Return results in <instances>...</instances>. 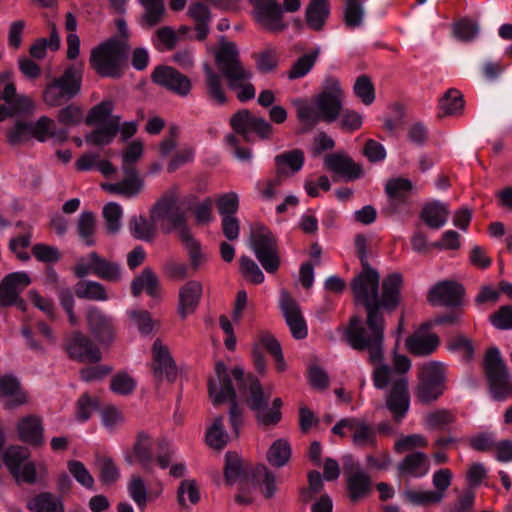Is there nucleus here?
<instances>
[{"mask_svg":"<svg viewBox=\"0 0 512 512\" xmlns=\"http://www.w3.org/2000/svg\"><path fill=\"white\" fill-rule=\"evenodd\" d=\"M77 231L81 240L87 245L95 243L94 234L96 231L95 216L91 212L84 211L80 214L77 222Z\"/></svg>","mask_w":512,"mask_h":512,"instance_id":"nucleus-54","label":"nucleus"},{"mask_svg":"<svg viewBox=\"0 0 512 512\" xmlns=\"http://www.w3.org/2000/svg\"><path fill=\"white\" fill-rule=\"evenodd\" d=\"M131 499L139 509H144L147 503V486L145 481L138 475H133L127 485Z\"/></svg>","mask_w":512,"mask_h":512,"instance_id":"nucleus-60","label":"nucleus"},{"mask_svg":"<svg viewBox=\"0 0 512 512\" xmlns=\"http://www.w3.org/2000/svg\"><path fill=\"white\" fill-rule=\"evenodd\" d=\"M447 348L450 352L466 361L473 358L475 350L473 342L464 335L451 337L447 344Z\"/></svg>","mask_w":512,"mask_h":512,"instance_id":"nucleus-57","label":"nucleus"},{"mask_svg":"<svg viewBox=\"0 0 512 512\" xmlns=\"http://www.w3.org/2000/svg\"><path fill=\"white\" fill-rule=\"evenodd\" d=\"M485 368L494 399L501 400L511 395L510 374L497 348L493 347L488 350L485 358Z\"/></svg>","mask_w":512,"mask_h":512,"instance_id":"nucleus-12","label":"nucleus"},{"mask_svg":"<svg viewBox=\"0 0 512 512\" xmlns=\"http://www.w3.org/2000/svg\"><path fill=\"white\" fill-rule=\"evenodd\" d=\"M332 432L340 436L351 433L356 444L365 443L373 435V431L370 426L360 418H342L333 426Z\"/></svg>","mask_w":512,"mask_h":512,"instance_id":"nucleus-32","label":"nucleus"},{"mask_svg":"<svg viewBox=\"0 0 512 512\" xmlns=\"http://www.w3.org/2000/svg\"><path fill=\"white\" fill-rule=\"evenodd\" d=\"M277 175L288 176L299 171L304 163V155L300 150L285 152L275 157Z\"/></svg>","mask_w":512,"mask_h":512,"instance_id":"nucleus-41","label":"nucleus"},{"mask_svg":"<svg viewBox=\"0 0 512 512\" xmlns=\"http://www.w3.org/2000/svg\"><path fill=\"white\" fill-rule=\"evenodd\" d=\"M71 358L81 362H98L102 358L100 349L85 335L73 333L66 344Z\"/></svg>","mask_w":512,"mask_h":512,"instance_id":"nucleus-28","label":"nucleus"},{"mask_svg":"<svg viewBox=\"0 0 512 512\" xmlns=\"http://www.w3.org/2000/svg\"><path fill=\"white\" fill-rule=\"evenodd\" d=\"M230 124L235 132L242 134L247 140L252 133L260 139H269L274 133L270 122L245 109L235 113L230 120Z\"/></svg>","mask_w":512,"mask_h":512,"instance_id":"nucleus-18","label":"nucleus"},{"mask_svg":"<svg viewBox=\"0 0 512 512\" xmlns=\"http://www.w3.org/2000/svg\"><path fill=\"white\" fill-rule=\"evenodd\" d=\"M34 100L26 95H16V88L6 72L0 77V121L11 117L15 112L30 113L35 110Z\"/></svg>","mask_w":512,"mask_h":512,"instance_id":"nucleus-11","label":"nucleus"},{"mask_svg":"<svg viewBox=\"0 0 512 512\" xmlns=\"http://www.w3.org/2000/svg\"><path fill=\"white\" fill-rule=\"evenodd\" d=\"M76 295L79 298H86L95 301H106L109 299L104 286L95 281H84L77 285Z\"/></svg>","mask_w":512,"mask_h":512,"instance_id":"nucleus-56","label":"nucleus"},{"mask_svg":"<svg viewBox=\"0 0 512 512\" xmlns=\"http://www.w3.org/2000/svg\"><path fill=\"white\" fill-rule=\"evenodd\" d=\"M215 57L231 89H238L239 85L250 81L252 72L239 61V52L233 42H222Z\"/></svg>","mask_w":512,"mask_h":512,"instance_id":"nucleus-9","label":"nucleus"},{"mask_svg":"<svg viewBox=\"0 0 512 512\" xmlns=\"http://www.w3.org/2000/svg\"><path fill=\"white\" fill-rule=\"evenodd\" d=\"M200 500L198 483L194 479L183 480L178 487V501L182 506L196 504Z\"/></svg>","mask_w":512,"mask_h":512,"instance_id":"nucleus-59","label":"nucleus"},{"mask_svg":"<svg viewBox=\"0 0 512 512\" xmlns=\"http://www.w3.org/2000/svg\"><path fill=\"white\" fill-rule=\"evenodd\" d=\"M152 79L156 84L180 96L188 95L191 90L189 78L169 66L155 68Z\"/></svg>","mask_w":512,"mask_h":512,"instance_id":"nucleus-27","label":"nucleus"},{"mask_svg":"<svg viewBox=\"0 0 512 512\" xmlns=\"http://www.w3.org/2000/svg\"><path fill=\"white\" fill-rule=\"evenodd\" d=\"M243 426V418H214L205 433L206 444L217 451L222 450L230 441L228 428L238 436Z\"/></svg>","mask_w":512,"mask_h":512,"instance_id":"nucleus-19","label":"nucleus"},{"mask_svg":"<svg viewBox=\"0 0 512 512\" xmlns=\"http://www.w3.org/2000/svg\"><path fill=\"white\" fill-rule=\"evenodd\" d=\"M329 15L327 0H311L306 9V22L313 30L322 29Z\"/></svg>","mask_w":512,"mask_h":512,"instance_id":"nucleus-46","label":"nucleus"},{"mask_svg":"<svg viewBox=\"0 0 512 512\" xmlns=\"http://www.w3.org/2000/svg\"><path fill=\"white\" fill-rule=\"evenodd\" d=\"M204 72L208 97L216 104L223 105L227 98L220 76L208 64H204Z\"/></svg>","mask_w":512,"mask_h":512,"instance_id":"nucleus-48","label":"nucleus"},{"mask_svg":"<svg viewBox=\"0 0 512 512\" xmlns=\"http://www.w3.org/2000/svg\"><path fill=\"white\" fill-rule=\"evenodd\" d=\"M188 15L196 22L197 38L203 40L209 33L210 11L200 2L192 3L188 8Z\"/></svg>","mask_w":512,"mask_h":512,"instance_id":"nucleus-47","label":"nucleus"},{"mask_svg":"<svg viewBox=\"0 0 512 512\" xmlns=\"http://www.w3.org/2000/svg\"><path fill=\"white\" fill-rule=\"evenodd\" d=\"M127 46L123 40L110 39L91 51L93 69L104 77H118L125 64Z\"/></svg>","mask_w":512,"mask_h":512,"instance_id":"nucleus-4","label":"nucleus"},{"mask_svg":"<svg viewBox=\"0 0 512 512\" xmlns=\"http://www.w3.org/2000/svg\"><path fill=\"white\" fill-rule=\"evenodd\" d=\"M125 178L115 183H103L101 187L110 194L126 198L136 197L144 188V181L135 169L123 170Z\"/></svg>","mask_w":512,"mask_h":512,"instance_id":"nucleus-30","label":"nucleus"},{"mask_svg":"<svg viewBox=\"0 0 512 512\" xmlns=\"http://www.w3.org/2000/svg\"><path fill=\"white\" fill-rule=\"evenodd\" d=\"M87 325L91 334L100 344H110L115 338L113 318L102 310L91 307L87 311Z\"/></svg>","mask_w":512,"mask_h":512,"instance_id":"nucleus-26","label":"nucleus"},{"mask_svg":"<svg viewBox=\"0 0 512 512\" xmlns=\"http://www.w3.org/2000/svg\"><path fill=\"white\" fill-rule=\"evenodd\" d=\"M463 106V97L457 90H449L440 100V110L444 115L457 114Z\"/></svg>","mask_w":512,"mask_h":512,"instance_id":"nucleus-63","label":"nucleus"},{"mask_svg":"<svg viewBox=\"0 0 512 512\" xmlns=\"http://www.w3.org/2000/svg\"><path fill=\"white\" fill-rule=\"evenodd\" d=\"M385 189L391 204L396 208L411 193L412 183L407 179L395 178L387 182Z\"/></svg>","mask_w":512,"mask_h":512,"instance_id":"nucleus-49","label":"nucleus"},{"mask_svg":"<svg viewBox=\"0 0 512 512\" xmlns=\"http://www.w3.org/2000/svg\"><path fill=\"white\" fill-rule=\"evenodd\" d=\"M448 205L440 201L426 203L420 213L421 220L431 229H440L449 218Z\"/></svg>","mask_w":512,"mask_h":512,"instance_id":"nucleus-34","label":"nucleus"},{"mask_svg":"<svg viewBox=\"0 0 512 512\" xmlns=\"http://www.w3.org/2000/svg\"><path fill=\"white\" fill-rule=\"evenodd\" d=\"M279 305L293 337L296 339L305 338L308 334V329L299 304L287 291H282Z\"/></svg>","mask_w":512,"mask_h":512,"instance_id":"nucleus-23","label":"nucleus"},{"mask_svg":"<svg viewBox=\"0 0 512 512\" xmlns=\"http://www.w3.org/2000/svg\"><path fill=\"white\" fill-rule=\"evenodd\" d=\"M464 288L454 281H442L429 291L427 299L433 306H453L462 304Z\"/></svg>","mask_w":512,"mask_h":512,"instance_id":"nucleus-25","label":"nucleus"},{"mask_svg":"<svg viewBox=\"0 0 512 512\" xmlns=\"http://www.w3.org/2000/svg\"><path fill=\"white\" fill-rule=\"evenodd\" d=\"M113 103L103 101L94 106L88 113L86 122L97 128L86 136L91 145H107L115 138L119 128V116L112 115Z\"/></svg>","mask_w":512,"mask_h":512,"instance_id":"nucleus-5","label":"nucleus"},{"mask_svg":"<svg viewBox=\"0 0 512 512\" xmlns=\"http://www.w3.org/2000/svg\"><path fill=\"white\" fill-rule=\"evenodd\" d=\"M178 235L188 253L191 268L197 270L205 262V254L200 243L192 236L188 228H182Z\"/></svg>","mask_w":512,"mask_h":512,"instance_id":"nucleus-45","label":"nucleus"},{"mask_svg":"<svg viewBox=\"0 0 512 512\" xmlns=\"http://www.w3.org/2000/svg\"><path fill=\"white\" fill-rule=\"evenodd\" d=\"M249 3L252 6L253 19L263 30L279 33L287 28L277 0H249Z\"/></svg>","mask_w":512,"mask_h":512,"instance_id":"nucleus-14","label":"nucleus"},{"mask_svg":"<svg viewBox=\"0 0 512 512\" xmlns=\"http://www.w3.org/2000/svg\"><path fill=\"white\" fill-rule=\"evenodd\" d=\"M74 271L78 277L95 274L110 282H117L121 279L120 265L100 257L96 252H91L87 256L81 257L77 261Z\"/></svg>","mask_w":512,"mask_h":512,"instance_id":"nucleus-15","label":"nucleus"},{"mask_svg":"<svg viewBox=\"0 0 512 512\" xmlns=\"http://www.w3.org/2000/svg\"><path fill=\"white\" fill-rule=\"evenodd\" d=\"M351 288L357 304H362L367 312L380 311L379 274L371 267H364L353 279Z\"/></svg>","mask_w":512,"mask_h":512,"instance_id":"nucleus-10","label":"nucleus"},{"mask_svg":"<svg viewBox=\"0 0 512 512\" xmlns=\"http://www.w3.org/2000/svg\"><path fill=\"white\" fill-rule=\"evenodd\" d=\"M33 137L40 142L48 139H54L62 142L67 138V133L63 129L56 127L55 121L48 117H41L35 123H31Z\"/></svg>","mask_w":512,"mask_h":512,"instance_id":"nucleus-40","label":"nucleus"},{"mask_svg":"<svg viewBox=\"0 0 512 512\" xmlns=\"http://www.w3.org/2000/svg\"><path fill=\"white\" fill-rule=\"evenodd\" d=\"M344 20L350 28L361 26L364 20L363 2L347 0L344 9Z\"/></svg>","mask_w":512,"mask_h":512,"instance_id":"nucleus-61","label":"nucleus"},{"mask_svg":"<svg viewBox=\"0 0 512 512\" xmlns=\"http://www.w3.org/2000/svg\"><path fill=\"white\" fill-rule=\"evenodd\" d=\"M78 416H91L99 414L100 416H117L119 411L115 406H103L100 399L95 395L84 394L77 402Z\"/></svg>","mask_w":512,"mask_h":512,"instance_id":"nucleus-35","label":"nucleus"},{"mask_svg":"<svg viewBox=\"0 0 512 512\" xmlns=\"http://www.w3.org/2000/svg\"><path fill=\"white\" fill-rule=\"evenodd\" d=\"M132 293L138 296L142 292H146L151 297L159 296V281L151 269L146 268L132 282Z\"/></svg>","mask_w":512,"mask_h":512,"instance_id":"nucleus-44","label":"nucleus"},{"mask_svg":"<svg viewBox=\"0 0 512 512\" xmlns=\"http://www.w3.org/2000/svg\"><path fill=\"white\" fill-rule=\"evenodd\" d=\"M3 462L18 482L33 483L36 480V468L29 460V452L24 447L12 445L5 449Z\"/></svg>","mask_w":512,"mask_h":512,"instance_id":"nucleus-17","label":"nucleus"},{"mask_svg":"<svg viewBox=\"0 0 512 512\" xmlns=\"http://www.w3.org/2000/svg\"><path fill=\"white\" fill-rule=\"evenodd\" d=\"M344 91L337 79H328L324 89L314 99L316 109L321 119L326 122H334L338 119L343 108Z\"/></svg>","mask_w":512,"mask_h":512,"instance_id":"nucleus-13","label":"nucleus"},{"mask_svg":"<svg viewBox=\"0 0 512 512\" xmlns=\"http://www.w3.org/2000/svg\"><path fill=\"white\" fill-rule=\"evenodd\" d=\"M374 387L386 390V407L392 414L404 415L410 406L409 383L407 377L392 374L389 365H378L372 373Z\"/></svg>","mask_w":512,"mask_h":512,"instance_id":"nucleus-3","label":"nucleus"},{"mask_svg":"<svg viewBox=\"0 0 512 512\" xmlns=\"http://www.w3.org/2000/svg\"><path fill=\"white\" fill-rule=\"evenodd\" d=\"M344 468L347 473V488L352 501H358L366 497L371 490V479L357 463L352 456L343 457Z\"/></svg>","mask_w":512,"mask_h":512,"instance_id":"nucleus-22","label":"nucleus"},{"mask_svg":"<svg viewBox=\"0 0 512 512\" xmlns=\"http://www.w3.org/2000/svg\"><path fill=\"white\" fill-rule=\"evenodd\" d=\"M202 293L203 286L196 280H189L179 288L177 311L182 319L187 318L196 311Z\"/></svg>","mask_w":512,"mask_h":512,"instance_id":"nucleus-29","label":"nucleus"},{"mask_svg":"<svg viewBox=\"0 0 512 512\" xmlns=\"http://www.w3.org/2000/svg\"><path fill=\"white\" fill-rule=\"evenodd\" d=\"M139 2L144 8L142 21L148 27H152L162 20L165 14L163 0H139Z\"/></svg>","mask_w":512,"mask_h":512,"instance_id":"nucleus-55","label":"nucleus"},{"mask_svg":"<svg viewBox=\"0 0 512 512\" xmlns=\"http://www.w3.org/2000/svg\"><path fill=\"white\" fill-rule=\"evenodd\" d=\"M19 439L31 446L44 443L43 427L37 418H22L17 425Z\"/></svg>","mask_w":512,"mask_h":512,"instance_id":"nucleus-39","label":"nucleus"},{"mask_svg":"<svg viewBox=\"0 0 512 512\" xmlns=\"http://www.w3.org/2000/svg\"><path fill=\"white\" fill-rule=\"evenodd\" d=\"M0 398L8 409H14L28 403V395L17 378L4 375L0 377Z\"/></svg>","mask_w":512,"mask_h":512,"instance_id":"nucleus-31","label":"nucleus"},{"mask_svg":"<svg viewBox=\"0 0 512 512\" xmlns=\"http://www.w3.org/2000/svg\"><path fill=\"white\" fill-rule=\"evenodd\" d=\"M225 478L229 483H233L239 479L243 472L241 457L236 452H227L225 454Z\"/></svg>","mask_w":512,"mask_h":512,"instance_id":"nucleus-64","label":"nucleus"},{"mask_svg":"<svg viewBox=\"0 0 512 512\" xmlns=\"http://www.w3.org/2000/svg\"><path fill=\"white\" fill-rule=\"evenodd\" d=\"M244 371L235 367L228 373L227 367L221 361L215 365V375L208 381V391L214 406L229 404L230 416H240L248 412H260L266 406V399L260 382L249 377V386L244 397L238 398L231 382V376L237 381L242 380Z\"/></svg>","mask_w":512,"mask_h":512,"instance_id":"nucleus-1","label":"nucleus"},{"mask_svg":"<svg viewBox=\"0 0 512 512\" xmlns=\"http://www.w3.org/2000/svg\"><path fill=\"white\" fill-rule=\"evenodd\" d=\"M31 283L26 272H13L6 275L0 283V300L3 305H17L25 310V303L19 298L20 293Z\"/></svg>","mask_w":512,"mask_h":512,"instance_id":"nucleus-21","label":"nucleus"},{"mask_svg":"<svg viewBox=\"0 0 512 512\" xmlns=\"http://www.w3.org/2000/svg\"><path fill=\"white\" fill-rule=\"evenodd\" d=\"M360 320L353 318L346 329L349 345L357 350H367L369 362L377 367L383 363V340L385 322L380 311L367 312V327L359 326Z\"/></svg>","mask_w":512,"mask_h":512,"instance_id":"nucleus-2","label":"nucleus"},{"mask_svg":"<svg viewBox=\"0 0 512 512\" xmlns=\"http://www.w3.org/2000/svg\"><path fill=\"white\" fill-rule=\"evenodd\" d=\"M83 66L75 63L63 75L50 82L43 91V101L49 107H57L78 95L81 90Z\"/></svg>","mask_w":512,"mask_h":512,"instance_id":"nucleus-7","label":"nucleus"},{"mask_svg":"<svg viewBox=\"0 0 512 512\" xmlns=\"http://www.w3.org/2000/svg\"><path fill=\"white\" fill-rule=\"evenodd\" d=\"M317 55L318 52L315 51L311 54H305L300 57L287 72V77L290 80L304 77L314 66Z\"/></svg>","mask_w":512,"mask_h":512,"instance_id":"nucleus-62","label":"nucleus"},{"mask_svg":"<svg viewBox=\"0 0 512 512\" xmlns=\"http://www.w3.org/2000/svg\"><path fill=\"white\" fill-rule=\"evenodd\" d=\"M27 509L31 512H64L60 497L51 493H41L27 502Z\"/></svg>","mask_w":512,"mask_h":512,"instance_id":"nucleus-43","label":"nucleus"},{"mask_svg":"<svg viewBox=\"0 0 512 512\" xmlns=\"http://www.w3.org/2000/svg\"><path fill=\"white\" fill-rule=\"evenodd\" d=\"M251 248L257 259L268 273L275 272L280 265L276 240L264 226H259L253 233Z\"/></svg>","mask_w":512,"mask_h":512,"instance_id":"nucleus-16","label":"nucleus"},{"mask_svg":"<svg viewBox=\"0 0 512 512\" xmlns=\"http://www.w3.org/2000/svg\"><path fill=\"white\" fill-rule=\"evenodd\" d=\"M291 455L290 443L286 439L280 438L270 445L266 453V459L271 466L281 468L288 464Z\"/></svg>","mask_w":512,"mask_h":512,"instance_id":"nucleus-42","label":"nucleus"},{"mask_svg":"<svg viewBox=\"0 0 512 512\" xmlns=\"http://www.w3.org/2000/svg\"><path fill=\"white\" fill-rule=\"evenodd\" d=\"M446 366L439 361H427L418 366V384L415 397L428 404L438 399L445 390Z\"/></svg>","mask_w":512,"mask_h":512,"instance_id":"nucleus-6","label":"nucleus"},{"mask_svg":"<svg viewBox=\"0 0 512 512\" xmlns=\"http://www.w3.org/2000/svg\"><path fill=\"white\" fill-rule=\"evenodd\" d=\"M178 200V190L173 187L164 193L151 210L153 222L158 223L165 232L177 230L180 234L182 228H187Z\"/></svg>","mask_w":512,"mask_h":512,"instance_id":"nucleus-8","label":"nucleus"},{"mask_svg":"<svg viewBox=\"0 0 512 512\" xmlns=\"http://www.w3.org/2000/svg\"><path fill=\"white\" fill-rule=\"evenodd\" d=\"M156 226L158 223L153 222L151 217L146 219L142 216H133L129 223V231L139 240L150 241L155 235Z\"/></svg>","mask_w":512,"mask_h":512,"instance_id":"nucleus-50","label":"nucleus"},{"mask_svg":"<svg viewBox=\"0 0 512 512\" xmlns=\"http://www.w3.org/2000/svg\"><path fill=\"white\" fill-rule=\"evenodd\" d=\"M433 323L426 322L416 329L405 340V348L415 356H428L434 353L440 345L437 334L430 331Z\"/></svg>","mask_w":512,"mask_h":512,"instance_id":"nucleus-20","label":"nucleus"},{"mask_svg":"<svg viewBox=\"0 0 512 512\" xmlns=\"http://www.w3.org/2000/svg\"><path fill=\"white\" fill-rule=\"evenodd\" d=\"M352 90L354 96L365 106L372 105L376 99L374 85L366 75L356 78Z\"/></svg>","mask_w":512,"mask_h":512,"instance_id":"nucleus-51","label":"nucleus"},{"mask_svg":"<svg viewBox=\"0 0 512 512\" xmlns=\"http://www.w3.org/2000/svg\"><path fill=\"white\" fill-rule=\"evenodd\" d=\"M337 120L339 128L345 132H354L363 125V115L352 108H342Z\"/></svg>","mask_w":512,"mask_h":512,"instance_id":"nucleus-58","label":"nucleus"},{"mask_svg":"<svg viewBox=\"0 0 512 512\" xmlns=\"http://www.w3.org/2000/svg\"><path fill=\"white\" fill-rule=\"evenodd\" d=\"M402 277L398 273L387 276L382 283V297L380 298V308L393 310L400 300V288Z\"/></svg>","mask_w":512,"mask_h":512,"instance_id":"nucleus-37","label":"nucleus"},{"mask_svg":"<svg viewBox=\"0 0 512 512\" xmlns=\"http://www.w3.org/2000/svg\"><path fill=\"white\" fill-rule=\"evenodd\" d=\"M327 169L348 179H357L362 174V168L346 154L336 153L327 155L324 159Z\"/></svg>","mask_w":512,"mask_h":512,"instance_id":"nucleus-33","label":"nucleus"},{"mask_svg":"<svg viewBox=\"0 0 512 512\" xmlns=\"http://www.w3.org/2000/svg\"><path fill=\"white\" fill-rule=\"evenodd\" d=\"M398 469L402 475L421 478L428 474L430 464L427 456L423 452H416L406 456L399 463Z\"/></svg>","mask_w":512,"mask_h":512,"instance_id":"nucleus-36","label":"nucleus"},{"mask_svg":"<svg viewBox=\"0 0 512 512\" xmlns=\"http://www.w3.org/2000/svg\"><path fill=\"white\" fill-rule=\"evenodd\" d=\"M402 497L405 501L414 506H426L441 502V494L434 493L433 490H415L407 488L402 492Z\"/></svg>","mask_w":512,"mask_h":512,"instance_id":"nucleus-52","label":"nucleus"},{"mask_svg":"<svg viewBox=\"0 0 512 512\" xmlns=\"http://www.w3.org/2000/svg\"><path fill=\"white\" fill-rule=\"evenodd\" d=\"M102 214L107 232L110 234L118 233L122 227L123 209L121 205L116 202H109L103 207Z\"/></svg>","mask_w":512,"mask_h":512,"instance_id":"nucleus-53","label":"nucleus"},{"mask_svg":"<svg viewBox=\"0 0 512 512\" xmlns=\"http://www.w3.org/2000/svg\"><path fill=\"white\" fill-rule=\"evenodd\" d=\"M152 367L155 378L174 382L178 375L177 365L166 345L156 340L152 346Z\"/></svg>","mask_w":512,"mask_h":512,"instance_id":"nucleus-24","label":"nucleus"},{"mask_svg":"<svg viewBox=\"0 0 512 512\" xmlns=\"http://www.w3.org/2000/svg\"><path fill=\"white\" fill-rule=\"evenodd\" d=\"M252 483L263 497L267 499L274 497L277 492L276 475L265 465L255 468L252 475Z\"/></svg>","mask_w":512,"mask_h":512,"instance_id":"nucleus-38","label":"nucleus"}]
</instances>
